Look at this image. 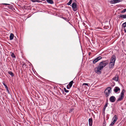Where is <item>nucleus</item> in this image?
Here are the masks:
<instances>
[{"label": "nucleus", "mask_w": 126, "mask_h": 126, "mask_svg": "<svg viewBox=\"0 0 126 126\" xmlns=\"http://www.w3.org/2000/svg\"><path fill=\"white\" fill-rule=\"evenodd\" d=\"M102 58V57L101 56L95 58L93 61V63L94 64L98 61L100 60Z\"/></svg>", "instance_id": "7"}, {"label": "nucleus", "mask_w": 126, "mask_h": 126, "mask_svg": "<svg viewBox=\"0 0 126 126\" xmlns=\"http://www.w3.org/2000/svg\"><path fill=\"white\" fill-rule=\"evenodd\" d=\"M112 119H114L113 122L110 125V126H112L113 125L116 121L117 120V117L116 115H115L113 117Z\"/></svg>", "instance_id": "6"}, {"label": "nucleus", "mask_w": 126, "mask_h": 126, "mask_svg": "<svg viewBox=\"0 0 126 126\" xmlns=\"http://www.w3.org/2000/svg\"><path fill=\"white\" fill-rule=\"evenodd\" d=\"M124 31L126 33V29L125 28H124Z\"/></svg>", "instance_id": "41"}, {"label": "nucleus", "mask_w": 126, "mask_h": 126, "mask_svg": "<svg viewBox=\"0 0 126 126\" xmlns=\"http://www.w3.org/2000/svg\"><path fill=\"white\" fill-rule=\"evenodd\" d=\"M119 78V75L117 74L116 75L115 77L113 78V80L117 81H118Z\"/></svg>", "instance_id": "10"}, {"label": "nucleus", "mask_w": 126, "mask_h": 126, "mask_svg": "<svg viewBox=\"0 0 126 126\" xmlns=\"http://www.w3.org/2000/svg\"><path fill=\"white\" fill-rule=\"evenodd\" d=\"M73 82V81H71L69 82V84H68V85H69V87H72V85Z\"/></svg>", "instance_id": "21"}, {"label": "nucleus", "mask_w": 126, "mask_h": 126, "mask_svg": "<svg viewBox=\"0 0 126 126\" xmlns=\"http://www.w3.org/2000/svg\"><path fill=\"white\" fill-rule=\"evenodd\" d=\"M24 66H26V63H24L23 64H22L23 67H23Z\"/></svg>", "instance_id": "35"}, {"label": "nucleus", "mask_w": 126, "mask_h": 126, "mask_svg": "<svg viewBox=\"0 0 126 126\" xmlns=\"http://www.w3.org/2000/svg\"><path fill=\"white\" fill-rule=\"evenodd\" d=\"M72 7L74 11H76L78 10V5L75 2H73L72 4Z\"/></svg>", "instance_id": "5"}, {"label": "nucleus", "mask_w": 126, "mask_h": 126, "mask_svg": "<svg viewBox=\"0 0 126 126\" xmlns=\"http://www.w3.org/2000/svg\"><path fill=\"white\" fill-rule=\"evenodd\" d=\"M11 10L13 11H14V10H15V9L13 7V9H12Z\"/></svg>", "instance_id": "40"}, {"label": "nucleus", "mask_w": 126, "mask_h": 126, "mask_svg": "<svg viewBox=\"0 0 126 126\" xmlns=\"http://www.w3.org/2000/svg\"><path fill=\"white\" fill-rule=\"evenodd\" d=\"M72 0H70L69 2L67 3V4L69 5H70L72 2Z\"/></svg>", "instance_id": "24"}, {"label": "nucleus", "mask_w": 126, "mask_h": 126, "mask_svg": "<svg viewBox=\"0 0 126 126\" xmlns=\"http://www.w3.org/2000/svg\"><path fill=\"white\" fill-rule=\"evenodd\" d=\"M91 54V52H89V54H88V55H90V54Z\"/></svg>", "instance_id": "42"}, {"label": "nucleus", "mask_w": 126, "mask_h": 126, "mask_svg": "<svg viewBox=\"0 0 126 126\" xmlns=\"http://www.w3.org/2000/svg\"><path fill=\"white\" fill-rule=\"evenodd\" d=\"M14 34L12 33H11L10 34V40H12L14 38Z\"/></svg>", "instance_id": "16"}, {"label": "nucleus", "mask_w": 126, "mask_h": 126, "mask_svg": "<svg viewBox=\"0 0 126 126\" xmlns=\"http://www.w3.org/2000/svg\"><path fill=\"white\" fill-rule=\"evenodd\" d=\"M125 92V90L123 89L121 92L120 95L119 96V97L117 99V101H120L122 100L124 97V93Z\"/></svg>", "instance_id": "3"}, {"label": "nucleus", "mask_w": 126, "mask_h": 126, "mask_svg": "<svg viewBox=\"0 0 126 126\" xmlns=\"http://www.w3.org/2000/svg\"><path fill=\"white\" fill-rule=\"evenodd\" d=\"M103 126H105V125H106V122H105V121H104L103 122Z\"/></svg>", "instance_id": "33"}, {"label": "nucleus", "mask_w": 126, "mask_h": 126, "mask_svg": "<svg viewBox=\"0 0 126 126\" xmlns=\"http://www.w3.org/2000/svg\"><path fill=\"white\" fill-rule=\"evenodd\" d=\"M8 73L12 77H13L14 76V73L11 71H8Z\"/></svg>", "instance_id": "18"}, {"label": "nucleus", "mask_w": 126, "mask_h": 126, "mask_svg": "<svg viewBox=\"0 0 126 126\" xmlns=\"http://www.w3.org/2000/svg\"><path fill=\"white\" fill-rule=\"evenodd\" d=\"M113 90L115 92L117 93L118 91L120 90V89L118 87H116L114 88Z\"/></svg>", "instance_id": "11"}, {"label": "nucleus", "mask_w": 126, "mask_h": 126, "mask_svg": "<svg viewBox=\"0 0 126 126\" xmlns=\"http://www.w3.org/2000/svg\"><path fill=\"white\" fill-rule=\"evenodd\" d=\"M108 105V103L107 102L106 104L105 105V106H104V107L106 108L107 106Z\"/></svg>", "instance_id": "31"}, {"label": "nucleus", "mask_w": 126, "mask_h": 126, "mask_svg": "<svg viewBox=\"0 0 126 126\" xmlns=\"http://www.w3.org/2000/svg\"><path fill=\"white\" fill-rule=\"evenodd\" d=\"M122 26L123 28H125L126 26V23L125 22L124 23Z\"/></svg>", "instance_id": "22"}, {"label": "nucleus", "mask_w": 126, "mask_h": 126, "mask_svg": "<svg viewBox=\"0 0 126 126\" xmlns=\"http://www.w3.org/2000/svg\"><path fill=\"white\" fill-rule=\"evenodd\" d=\"M74 110V109H70V110L69 112L70 113L71 112H72Z\"/></svg>", "instance_id": "29"}, {"label": "nucleus", "mask_w": 126, "mask_h": 126, "mask_svg": "<svg viewBox=\"0 0 126 126\" xmlns=\"http://www.w3.org/2000/svg\"><path fill=\"white\" fill-rule=\"evenodd\" d=\"M8 7L9 8L11 9V10L12 9H13V6L12 5H11L9 6H8Z\"/></svg>", "instance_id": "26"}, {"label": "nucleus", "mask_w": 126, "mask_h": 126, "mask_svg": "<svg viewBox=\"0 0 126 126\" xmlns=\"http://www.w3.org/2000/svg\"><path fill=\"white\" fill-rule=\"evenodd\" d=\"M109 28V26L108 25H105L104 27V29H108Z\"/></svg>", "instance_id": "23"}, {"label": "nucleus", "mask_w": 126, "mask_h": 126, "mask_svg": "<svg viewBox=\"0 0 126 126\" xmlns=\"http://www.w3.org/2000/svg\"><path fill=\"white\" fill-rule=\"evenodd\" d=\"M47 2L50 4H53L54 2L52 0H46Z\"/></svg>", "instance_id": "17"}, {"label": "nucleus", "mask_w": 126, "mask_h": 126, "mask_svg": "<svg viewBox=\"0 0 126 126\" xmlns=\"http://www.w3.org/2000/svg\"><path fill=\"white\" fill-rule=\"evenodd\" d=\"M102 69L98 66L97 67L95 68L94 70L95 72L96 73L98 74H100L101 73V70Z\"/></svg>", "instance_id": "4"}, {"label": "nucleus", "mask_w": 126, "mask_h": 126, "mask_svg": "<svg viewBox=\"0 0 126 126\" xmlns=\"http://www.w3.org/2000/svg\"><path fill=\"white\" fill-rule=\"evenodd\" d=\"M3 4L5 5H10V4H7V3H4V4Z\"/></svg>", "instance_id": "38"}, {"label": "nucleus", "mask_w": 126, "mask_h": 126, "mask_svg": "<svg viewBox=\"0 0 126 126\" xmlns=\"http://www.w3.org/2000/svg\"><path fill=\"white\" fill-rule=\"evenodd\" d=\"M111 91V88L110 87L107 88L104 92L105 96L106 97H108Z\"/></svg>", "instance_id": "2"}, {"label": "nucleus", "mask_w": 126, "mask_h": 126, "mask_svg": "<svg viewBox=\"0 0 126 126\" xmlns=\"http://www.w3.org/2000/svg\"><path fill=\"white\" fill-rule=\"evenodd\" d=\"M3 84L5 87V88L6 89L7 91L8 92L9 94V90L8 89V87H7V86L4 83H3Z\"/></svg>", "instance_id": "14"}, {"label": "nucleus", "mask_w": 126, "mask_h": 126, "mask_svg": "<svg viewBox=\"0 0 126 126\" xmlns=\"http://www.w3.org/2000/svg\"><path fill=\"white\" fill-rule=\"evenodd\" d=\"M126 12V8L124 9L122 11L121 13H125Z\"/></svg>", "instance_id": "27"}, {"label": "nucleus", "mask_w": 126, "mask_h": 126, "mask_svg": "<svg viewBox=\"0 0 126 126\" xmlns=\"http://www.w3.org/2000/svg\"><path fill=\"white\" fill-rule=\"evenodd\" d=\"M62 18L64 20H65L66 21H67L68 22L69 21V20L68 19H67L66 18H65V17H62Z\"/></svg>", "instance_id": "25"}, {"label": "nucleus", "mask_w": 126, "mask_h": 126, "mask_svg": "<svg viewBox=\"0 0 126 126\" xmlns=\"http://www.w3.org/2000/svg\"><path fill=\"white\" fill-rule=\"evenodd\" d=\"M92 118H89V126H92Z\"/></svg>", "instance_id": "13"}, {"label": "nucleus", "mask_w": 126, "mask_h": 126, "mask_svg": "<svg viewBox=\"0 0 126 126\" xmlns=\"http://www.w3.org/2000/svg\"><path fill=\"white\" fill-rule=\"evenodd\" d=\"M116 100V98L114 96H111L109 98V100L110 102L112 103L114 102Z\"/></svg>", "instance_id": "8"}, {"label": "nucleus", "mask_w": 126, "mask_h": 126, "mask_svg": "<svg viewBox=\"0 0 126 126\" xmlns=\"http://www.w3.org/2000/svg\"><path fill=\"white\" fill-rule=\"evenodd\" d=\"M119 18H126V14L124 15H120L119 16Z\"/></svg>", "instance_id": "15"}, {"label": "nucleus", "mask_w": 126, "mask_h": 126, "mask_svg": "<svg viewBox=\"0 0 126 126\" xmlns=\"http://www.w3.org/2000/svg\"><path fill=\"white\" fill-rule=\"evenodd\" d=\"M116 60V56L115 55H112L111 59L110 62L114 63H115V61Z\"/></svg>", "instance_id": "9"}, {"label": "nucleus", "mask_w": 126, "mask_h": 126, "mask_svg": "<svg viewBox=\"0 0 126 126\" xmlns=\"http://www.w3.org/2000/svg\"><path fill=\"white\" fill-rule=\"evenodd\" d=\"M41 2V1L39 0H36L35 2Z\"/></svg>", "instance_id": "36"}, {"label": "nucleus", "mask_w": 126, "mask_h": 126, "mask_svg": "<svg viewBox=\"0 0 126 126\" xmlns=\"http://www.w3.org/2000/svg\"><path fill=\"white\" fill-rule=\"evenodd\" d=\"M71 87H70L69 86H68V85L67 86V89H70V88H71Z\"/></svg>", "instance_id": "34"}, {"label": "nucleus", "mask_w": 126, "mask_h": 126, "mask_svg": "<svg viewBox=\"0 0 126 126\" xmlns=\"http://www.w3.org/2000/svg\"><path fill=\"white\" fill-rule=\"evenodd\" d=\"M114 63L110 62L109 65V68L110 69L113 68L114 65Z\"/></svg>", "instance_id": "12"}, {"label": "nucleus", "mask_w": 126, "mask_h": 126, "mask_svg": "<svg viewBox=\"0 0 126 126\" xmlns=\"http://www.w3.org/2000/svg\"><path fill=\"white\" fill-rule=\"evenodd\" d=\"M64 91L66 93H68L69 92V91L68 90H67L65 88H64Z\"/></svg>", "instance_id": "28"}, {"label": "nucleus", "mask_w": 126, "mask_h": 126, "mask_svg": "<svg viewBox=\"0 0 126 126\" xmlns=\"http://www.w3.org/2000/svg\"><path fill=\"white\" fill-rule=\"evenodd\" d=\"M109 63V61L107 60L105 61H102L100 62L98 66L102 69L104 67Z\"/></svg>", "instance_id": "1"}, {"label": "nucleus", "mask_w": 126, "mask_h": 126, "mask_svg": "<svg viewBox=\"0 0 126 126\" xmlns=\"http://www.w3.org/2000/svg\"><path fill=\"white\" fill-rule=\"evenodd\" d=\"M121 1V0H113L114 3L119 2Z\"/></svg>", "instance_id": "20"}, {"label": "nucleus", "mask_w": 126, "mask_h": 126, "mask_svg": "<svg viewBox=\"0 0 126 126\" xmlns=\"http://www.w3.org/2000/svg\"><path fill=\"white\" fill-rule=\"evenodd\" d=\"M110 3L111 4H114V3L113 0H111V1H110Z\"/></svg>", "instance_id": "30"}, {"label": "nucleus", "mask_w": 126, "mask_h": 126, "mask_svg": "<svg viewBox=\"0 0 126 126\" xmlns=\"http://www.w3.org/2000/svg\"><path fill=\"white\" fill-rule=\"evenodd\" d=\"M88 84L87 83H83V85H85L87 86H88Z\"/></svg>", "instance_id": "32"}, {"label": "nucleus", "mask_w": 126, "mask_h": 126, "mask_svg": "<svg viewBox=\"0 0 126 126\" xmlns=\"http://www.w3.org/2000/svg\"><path fill=\"white\" fill-rule=\"evenodd\" d=\"M11 55L13 57L16 58V57L13 53L11 52L10 53Z\"/></svg>", "instance_id": "19"}, {"label": "nucleus", "mask_w": 126, "mask_h": 126, "mask_svg": "<svg viewBox=\"0 0 126 126\" xmlns=\"http://www.w3.org/2000/svg\"><path fill=\"white\" fill-rule=\"evenodd\" d=\"M106 109V108L104 107V108L103 109V110L104 112L105 111V110Z\"/></svg>", "instance_id": "37"}, {"label": "nucleus", "mask_w": 126, "mask_h": 126, "mask_svg": "<svg viewBox=\"0 0 126 126\" xmlns=\"http://www.w3.org/2000/svg\"><path fill=\"white\" fill-rule=\"evenodd\" d=\"M32 2H35L36 0H31Z\"/></svg>", "instance_id": "39"}]
</instances>
